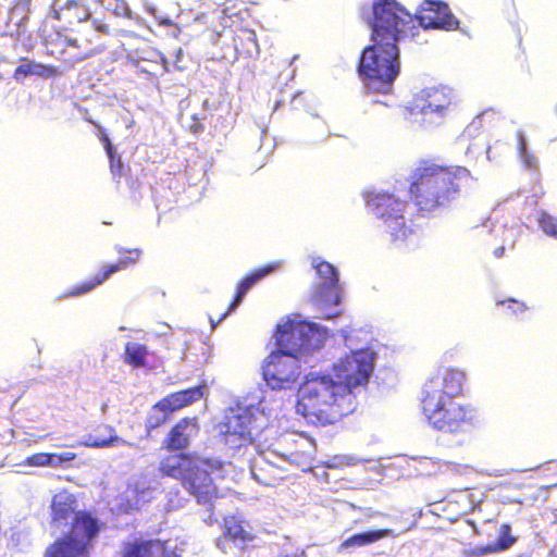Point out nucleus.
Instances as JSON below:
<instances>
[{
	"instance_id": "obj_1",
	"label": "nucleus",
	"mask_w": 557,
	"mask_h": 557,
	"mask_svg": "<svg viewBox=\"0 0 557 557\" xmlns=\"http://www.w3.org/2000/svg\"><path fill=\"white\" fill-rule=\"evenodd\" d=\"M371 45L358 62V73L366 88L387 94L400 72L399 41L413 35L416 18L395 0H377L372 4Z\"/></svg>"
},
{
	"instance_id": "obj_2",
	"label": "nucleus",
	"mask_w": 557,
	"mask_h": 557,
	"mask_svg": "<svg viewBox=\"0 0 557 557\" xmlns=\"http://www.w3.org/2000/svg\"><path fill=\"white\" fill-rule=\"evenodd\" d=\"M471 171L435 158L420 159L408 177V196L421 216L448 210L472 184Z\"/></svg>"
},
{
	"instance_id": "obj_3",
	"label": "nucleus",
	"mask_w": 557,
	"mask_h": 557,
	"mask_svg": "<svg viewBox=\"0 0 557 557\" xmlns=\"http://www.w3.org/2000/svg\"><path fill=\"white\" fill-rule=\"evenodd\" d=\"M465 380L466 374L461 370L442 367L425 381L420 407L433 429L457 433L472 424L475 411L460 400Z\"/></svg>"
},
{
	"instance_id": "obj_4",
	"label": "nucleus",
	"mask_w": 557,
	"mask_h": 557,
	"mask_svg": "<svg viewBox=\"0 0 557 557\" xmlns=\"http://www.w3.org/2000/svg\"><path fill=\"white\" fill-rule=\"evenodd\" d=\"M356 408L355 393L331 375L307 377L298 389L296 411L312 424H333Z\"/></svg>"
},
{
	"instance_id": "obj_5",
	"label": "nucleus",
	"mask_w": 557,
	"mask_h": 557,
	"mask_svg": "<svg viewBox=\"0 0 557 557\" xmlns=\"http://www.w3.org/2000/svg\"><path fill=\"white\" fill-rule=\"evenodd\" d=\"M224 462L196 454L181 453L164 457L159 465L163 476L175 479L199 504H212L220 496L214 482L222 476Z\"/></svg>"
},
{
	"instance_id": "obj_6",
	"label": "nucleus",
	"mask_w": 557,
	"mask_h": 557,
	"mask_svg": "<svg viewBox=\"0 0 557 557\" xmlns=\"http://www.w3.org/2000/svg\"><path fill=\"white\" fill-rule=\"evenodd\" d=\"M99 531V522L90 512L77 511L69 532L50 544L44 557H89L92 541Z\"/></svg>"
},
{
	"instance_id": "obj_7",
	"label": "nucleus",
	"mask_w": 557,
	"mask_h": 557,
	"mask_svg": "<svg viewBox=\"0 0 557 557\" xmlns=\"http://www.w3.org/2000/svg\"><path fill=\"white\" fill-rule=\"evenodd\" d=\"M364 201L384 223L388 225L394 224L392 232V239L394 242L404 240L411 233L404 219L406 201L387 191H367L364 194Z\"/></svg>"
},
{
	"instance_id": "obj_8",
	"label": "nucleus",
	"mask_w": 557,
	"mask_h": 557,
	"mask_svg": "<svg viewBox=\"0 0 557 557\" xmlns=\"http://www.w3.org/2000/svg\"><path fill=\"white\" fill-rule=\"evenodd\" d=\"M277 351L290 356L308 355L319 347V335L304 322L287 321L277 325L275 332Z\"/></svg>"
},
{
	"instance_id": "obj_9",
	"label": "nucleus",
	"mask_w": 557,
	"mask_h": 557,
	"mask_svg": "<svg viewBox=\"0 0 557 557\" xmlns=\"http://www.w3.org/2000/svg\"><path fill=\"white\" fill-rule=\"evenodd\" d=\"M372 370L373 358L367 350L351 351L334 363V381L354 393V388L368 383Z\"/></svg>"
},
{
	"instance_id": "obj_10",
	"label": "nucleus",
	"mask_w": 557,
	"mask_h": 557,
	"mask_svg": "<svg viewBox=\"0 0 557 557\" xmlns=\"http://www.w3.org/2000/svg\"><path fill=\"white\" fill-rule=\"evenodd\" d=\"M301 368L296 356L281 351L271 352L262 369V375L273 389L290 388L300 377Z\"/></svg>"
},
{
	"instance_id": "obj_11",
	"label": "nucleus",
	"mask_w": 557,
	"mask_h": 557,
	"mask_svg": "<svg viewBox=\"0 0 557 557\" xmlns=\"http://www.w3.org/2000/svg\"><path fill=\"white\" fill-rule=\"evenodd\" d=\"M119 252L120 257L116 262L103 265L91 278L75 284L65 290L62 297H76L94 290L97 286L104 283L112 274L135 264L143 253L138 248L123 249Z\"/></svg>"
},
{
	"instance_id": "obj_12",
	"label": "nucleus",
	"mask_w": 557,
	"mask_h": 557,
	"mask_svg": "<svg viewBox=\"0 0 557 557\" xmlns=\"http://www.w3.org/2000/svg\"><path fill=\"white\" fill-rule=\"evenodd\" d=\"M321 283L314 292V301L321 308L337 306L342 300V289L338 285V274L334 265L321 260L314 264Z\"/></svg>"
},
{
	"instance_id": "obj_13",
	"label": "nucleus",
	"mask_w": 557,
	"mask_h": 557,
	"mask_svg": "<svg viewBox=\"0 0 557 557\" xmlns=\"http://www.w3.org/2000/svg\"><path fill=\"white\" fill-rule=\"evenodd\" d=\"M199 430L197 417H184L171 426L162 441V447L168 451L181 454L189 447L191 438L199 433Z\"/></svg>"
},
{
	"instance_id": "obj_14",
	"label": "nucleus",
	"mask_w": 557,
	"mask_h": 557,
	"mask_svg": "<svg viewBox=\"0 0 557 557\" xmlns=\"http://www.w3.org/2000/svg\"><path fill=\"white\" fill-rule=\"evenodd\" d=\"M121 557H181L166 541L159 539H134L121 547Z\"/></svg>"
},
{
	"instance_id": "obj_15",
	"label": "nucleus",
	"mask_w": 557,
	"mask_h": 557,
	"mask_svg": "<svg viewBox=\"0 0 557 557\" xmlns=\"http://www.w3.org/2000/svg\"><path fill=\"white\" fill-rule=\"evenodd\" d=\"M417 20L424 29L454 30L459 26V21L443 2H429L417 15Z\"/></svg>"
},
{
	"instance_id": "obj_16",
	"label": "nucleus",
	"mask_w": 557,
	"mask_h": 557,
	"mask_svg": "<svg viewBox=\"0 0 557 557\" xmlns=\"http://www.w3.org/2000/svg\"><path fill=\"white\" fill-rule=\"evenodd\" d=\"M277 268V263H268L263 267L253 269L247 273L236 285L235 295L230 302L225 312L221 314L219 321L223 320L232 311H234L243 301L246 294L261 280L273 273Z\"/></svg>"
},
{
	"instance_id": "obj_17",
	"label": "nucleus",
	"mask_w": 557,
	"mask_h": 557,
	"mask_svg": "<svg viewBox=\"0 0 557 557\" xmlns=\"http://www.w3.org/2000/svg\"><path fill=\"white\" fill-rule=\"evenodd\" d=\"M421 98L423 100V104L421 106V112L423 114H442L453 103L451 89L444 86H435L423 89Z\"/></svg>"
},
{
	"instance_id": "obj_18",
	"label": "nucleus",
	"mask_w": 557,
	"mask_h": 557,
	"mask_svg": "<svg viewBox=\"0 0 557 557\" xmlns=\"http://www.w3.org/2000/svg\"><path fill=\"white\" fill-rule=\"evenodd\" d=\"M205 394V385H197L186 389L170 393L159 401L173 414L174 412L200 400Z\"/></svg>"
},
{
	"instance_id": "obj_19",
	"label": "nucleus",
	"mask_w": 557,
	"mask_h": 557,
	"mask_svg": "<svg viewBox=\"0 0 557 557\" xmlns=\"http://www.w3.org/2000/svg\"><path fill=\"white\" fill-rule=\"evenodd\" d=\"M223 535L227 541L239 547H246L255 539L251 530L247 529L244 522L234 516L224 519Z\"/></svg>"
},
{
	"instance_id": "obj_20",
	"label": "nucleus",
	"mask_w": 557,
	"mask_h": 557,
	"mask_svg": "<svg viewBox=\"0 0 557 557\" xmlns=\"http://www.w3.org/2000/svg\"><path fill=\"white\" fill-rule=\"evenodd\" d=\"M392 534L389 529H376L361 533L352 534L351 536L344 540L337 547L339 553L348 552L355 547H363L371 545L382 539L387 537Z\"/></svg>"
},
{
	"instance_id": "obj_21",
	"label": "nucleus",
	"mask_w": 557,
	"mask_h": 557,
	"mask_svg": "<svg viewBox=\"0 0 557 557\" xmlns=\"http://www.w3.org/2000/svg\"><path fill=\"white\" fill-rule=\"evenodd\" d=\"M75 505L76 499L72 494L62 492L54 495L51 503L52 521L65 523L70 518L75 516Z\"/></svg>"
},
{
	"instance_id": "obj_22",
	"label": "nucleus",
	"mask_w": 557,
	"mask_h": 557,
	"mask_svg": "<svg viewBox=\"0 0 557 557\" xmlns=\"http://www.w3.org/2000/svg\"><path fill=\"white\" fill-rule=\"evenodd\" d=\"M233 45L237 57L251 58L259 52L256 33L249 28L234 30Z\"/></svg>"
},
{
	"instance_id": "obj_23",
	"label": "nucleus",
	"mask_w": 557,
	"mask_h": 557,
	"mask_svg": "<svg viewBox=\"0 0 557 557\" xmlns=\"http://www.w3.org/2000/svg\"><path fill=\"white\" fill-rule=\"evenodd\" d=\"M250 419L247 416L236 414L231 417L226 422V430L224 432L226 442H234L233 437L242 441V444H249L252 442L251 430L249 428Z\"/></svg>"
},
{
	"instance_id": "obj_24",
	"label": "nucleus",
	"mask_w": 557,
	"mask_h": 557,
	"mask_svg": "<svg viewBox=\"0 0 557 557\" xmlns=\"http://www.w3.org/2000/svg\"><path fill=\"white\" fill-rule=\"evenodd\" d=\"M172 414L162 406L160 401H157L150 409L146 417L145 430L149 434L153 430L164 425L171 419Z\"/></svg>"
},
{
	"instance_id": "obj_25",
	"label": "nucleus",
	"mask_w": 557,
	"mask_h": 557,
	"mask_svg": "<svg viewBox=\"0 0 557 557\" xmlns=\"http://www.w3.org/2000/svg\"><path fill=\"white\" fill-rule=\"evenodd\" d=\"M147 356L148 348L146 345L139 343H127L125 345V362L133 368L146 366Z\"/></svg>"
},
{
	"instance_id": "obj_26",
	"label": "nucleus",
	"mask_w": 557,
	"mask_h": 557,
	"mask_svg": "<svg viewBox=\"0 0 557 557\" xmlns=\"http://www.w3.org/2000/svg\"><path fill=\"white\" fill-rule=\"evenodd\" d=\"M104 430L108 433L107 435H100L97 433L89 434L83 442V445L86 447L102 448L112 446L113 444L120 442V438L116 436L113 428L104 426Z\"/></svg>"
},
{
	"instance_id": "obj_27",
	"label": "nucleus",
	"mask_w": 557,
	"mask_h": 557,
	"mask_svg": "<svg viewBox=\"0 0 557 557\" xmlns=\"http://www.w3.org/2000/svg\"><path fill=\"white\" fill-rule=\"evenodd\" d=\"M211 24V28H208L206 32L208 33L209 39L215 44L219 38L225 33L227 26L226 23L230 20L224 13H213L210 16H207Z\"/></svg>"
},
{
	"instance_id": "obj_28",
	"label": "nucleus",
	"mask_w": 557,
	"mask_h": 557,
	"mask_svg": "<svg viewBox=\"0 0 557 557\" xmlns=\"http://www.w3.org/2000/svg\"><path fill=\"white\" fill-rule=\"evenodd\" d=\"M516 537L511 534V527L508 523H503L498 530V539L494 543H490L494 553L509 549L515 543Z\"/></svg>"
},
{
	"instance_id": "obj_29",
	"label": "nucleus",
	"mask_w": 557,
	"mask_h": 557,
	"mask_svg": "<svg viewBox=\"0 0 557 557\" xmlns=\"http://www.w3.org/2000/svg\"><path fill=\"white\" fill-rule=\"evenodd\" d=\"M24 465L29 467H47L54 466L53 453H35L26 457Z\"/></svg>"
},
{
	"instance_id": "obj_30",
	"label": "nucleus",
	"mask_w": 557,
	"mask_h": 557,
	"mask_svg": "<svg viewBox=\"0 0 557 557\" xmlns=\"http://www.w3.org/2000/svg\"><path fill=\"white\" fill-rule=\"evenodd\" d=\"M539 225L543 230V232L549 236L557 237V219L547 214L546 212H541L539 216Z\"/></svg>"
},
{
	"instance_id": "obj_31",
	"label": "nucleus",
	"mask_w": 557,
	"mask_h": 557,
	"mask_svg": "<svg viewBox=\"0 0 557 557\" xmlns=\"http://www.w3.org/2000/svg\"><path fill=\"white\" fill-rule=\"evenodd\" d=\"M61 74L59 69L57 66L50 65V64H42L37 63L34 61V71L33 75L42 77V78H49V77H57Z\"/></svg>"
},
{
	"instance_id": "obj_32",
	"label": "nucleus",
	"mask_w": 557,
	"mask_h": 557,
	"mask_svg": "<svg viewBox=\"0 0 557 557\" xmlns=\"http://www.w3.org/2000/svg\"><path fill=\"white\" fill-rule=\"evenodd\" d=\"M34 71V61H27L24 64L18 65L13 73V78L15 81H22L27 76L33 75Z\"/></svg>"
},
{
	"instance_id": "obj_33",
	"label": "nucleus",
	"mask_w": 557,
	"mask_h": 557,
	"mask_svg": "<svg viewBox=\"0 0 557 557\" xmlns=\"http://www.w3.org/2000/svg\"><path fill=\"white\" fill-rule=\"evenodd\" d=\"M492 547L490 544L483 546H476L471 548H466L462 550V557H481L484 555L493 554Z\"/></svg>"
},
{
	"instance_id": "obj_34",
	"label": "nucleus",
	"mask_w": 557,
	"mask_h": 557,
	"mask_svg": "<svg viewBox=\"0 0 557 557\" xmlns=\"http://www.w3.org/2000/svg\"><path fill=\"white\" fill-rule=\"evenodd\" d=\"M519 158L527 169L535 170L537 168V159L532 152L525 151L519 154Z\"/></svg>"
},
{
	"instance_id": "obj_35",
	"label": "nucleus",
	"mask_w": 557,
	"mask_h": 557,
	"mask_svg": "<svg viewBox=\"0 0 557 557\" xmlns=\"http://www.w3.org/2000/svg\"><path fill=\"white\" fill-rule=\"evenodd\" d=\"M75 458H76V454L71 453V451H63L60 454H54V466L64 463V462H70V461L74 460Z\"/></svg>"
},
{
	"instance_id": "obj_36",
	"label": "nucleus",
	"mask_w": 557,
	"mask_h": 557,
	"mask_svg": "<svg viewBox=\"0 0 557 557\" xmlns=\"http://www.w3.org/2000/svg\"><path fill=\"white\" fill-rule=\"evenodd\" d=\"M516 137H517L518 154H521V153H523L525 151H529L527 138H525L523 132L522 131H518L517 134H516Z\"/></svg>"
},
{
	"instance_id": "obj_37",
	"label": "nucleus",
	"mask_w": 557,
	"mask_h": 557,
	"mask_svg": "<svg viewBox=\"0 0 557 557\" xmlns=\"http://www.w3.org/2000/svg\"><path fill=\"white\" fill-rule=\"evenodd\" d=\"M106 151H107V154L109 157V160H110V168H111V171H114V160L115 158L119 156L114 149V147L112 146L111 143H108L107 147L104 148Z\"/></svg>"
},
{
	"instance_id": "obj_38",
	"label": "nucleus",
	"mask_w": 557,
	"mask_h": 557,
	"mask_svg": "<svg viewBox=\"0 0 557 557\" xmlns=\"http://www.w3.org/2000/svg\"><path fill=\"white\" fill-rule=\"evenodd\" d=\"M106 151H107V154L109 157V160H110V168H111V171H114V160L115 158L119 156L114 149V147L112 146L111 143H108L107 147L104 148Z\"/></svg>"
},
{
	"instance_id": "obj_39",
	"label": "nucleus",
	"mask_w": 557,
	"mask_h": 557,
	"mask_svg": "<svg viewBox=\"0 0 557 557\" xmlns=\"http://www.w3.org/2000/svg\"><path fill=\"white\" fill-rule=\"evenodd\" d=\"M508 307L510 309H512L513 312H517V311H524L525 310V305L523 302H519L517 300H513V299H509L508 300Z\"/></svg>"
},
{
	"instance_id": "obj_40",
	"label": "nucleus",
	"mask_w": 557,
	"mask_h": 557,
	"mask_svg": "<svg viewBox=\"0 0 557 557\" xmlns=\"http://www.w3.org/2000/svg\"><path fill=\"white\" fill-rule=\"evenodd\" d=\"M94 50H89V51H85V52H79L77 53L73 59L72 61L73 62H79V61H83L85 59H87L88 57L94 54Z\"/></svg>"
},
{
	"instance_id": "obj_41",
	"label": "nucleus",
	"mask_w": 557,
	"mask_h": 557,
	"mask_svg": "<svg viewBox=\"0 0 557 557\" xmlns=\"http://www.w3.org/2000/svg\"><path fill=\"white\" fill-rule=\"evenodd\" d=\"M158 57H159L160 64L162 66L163 72H169L170 71V65H169V61L165 58V55H163L162 53H158Z\"/></svg>"
},
{
	"instance_id": "obj_42",
	"label": "nucleus",
	"mask_w": 557,
	"mask_h": 557,
	"mask_svg": "<svg viewBox=\"0 0 557 557\" xmlns=\"http://www.w3.org/2000/svg\"><path fill=\"white\" fill-rule=\"evenodd\" d=\"M122 168H123V162L121 160V157L117 156L114 160V171H112L113 173L116 172L119 175L121 174L122 172Z\"/></svg>"
},
{
	"instance_id": "obj_43",
	"label": "nucleus",
	"mask_w": 557,
	"mask_h": 557,
	"mask_svg": "<svg viewBox=\"0 0 557 557\" xmlns=\"http://www.w3.org/2000/svg\"><path fill=\"white\" fill-rule=\"evenodd\" d=\"M158 24L161 26H176V24L169 17L158 18Z\"/></svg>"
},
{
	"instance_id": "obj_44",
	"label": "nucleus",
	"mask_w": 557,
	"mask_h": 557,
	"mask_svg": "<svg viewBox=\"0 0 557 557\" xmlns=\"http://www.w3.org/2000/svg\"><path fill=\"white\" fill-rule=\"evenodd\" d=\"M277 557H306V556H305L304 552L294 550V552L281 554Z\"/></svg>"
},
{
	"instance_id": "obj_45",
	"label": "nucleus",
	"mask_w": 557,
	"mask_h": 557,
	"mask_svg": "<svg viewBox=\"0 0 557 557\" xmlns=\"http://www.w3.org/2000/svg\"><path fill=\"white\" fill-rule=\"evenodd\" d=\"M504 252H505V247L504 246H499L497 247L494 251H493V255L496 257V258H502L504 256Z\"/></svg>"
},
{
	"instance_id": "obj_46",
	"label": "nucleus",
	"mask_w": 557,
	"mask_h": 557,
	"mask_svg": "<svg viewBox=\"0 0 557 557\" xmlns=\"http://www.w3.org/2000/svg\"><path fill=\"white\" fill-rule=\"evenodd\" d=\"M95 25H96V29L101 32V33H108L109 32V27L107 25L97 24L96 22H95Z\"/></svg>"
},
{
	"instance_id": "obj_47",
	"label": "nucleus",
	"mask_w": 557,
	"mask_h": 557,
	"mask_svg": "<svg viewBox=\"0 0 557 557\" xmlns=\"http://www.w3.org/2000/svg\"><path fill=\"white\" fill-rule=\"evenodd\" d=\"M100 140L103 143L104 148L107 147L108 143H111L107 134H102L100 136Z\"/></svg>"
},
{
	"instance_id": "obj_48",
	"label": "nucleus",
	"mask_w": 557,
	"mask_h": 557,
	"mask_svg": "<svg viewBox=\"0 0 557 557\" xmlns=\"http://www.w3.org/2000/svg\"><path fill=\"white\" fill-rule=\"evenodd\" d=\"M65 44H66L67 46H75V47H79V46L77 45L76 39H66V40H65Z\"/></svg>"
},
{
	"instance_id": "obj_49",
	"label": "nucleus",
	"mask_w": 557,
	"mask_h": 557,
	"mask_svg": "<svg viewBox=\"0 0 557 557\" xmlns=\"http://www.w3.org/2000/svg\"><path fill=\"white\" fill-rule=\"evenodd\" d=\"M53 17L57 18V20H60L61 18V14L59 11H54L53 12Z\"/></svg>"
},
{
	"instance_id": "obj_50",
	"label": "nucleus",
	"mask_w": 557,
	"mask_h": 557,
	"mask_svg": "<svg viewBox=\"0 0 557 557\" xmlns=\"http://www.w3.org/2000/svg\"><path fill=\"white\" fill-rule=\"evenodd\" d=\"M181 55H182V49H178V50H177V61H176L175 63H177V62H178V59L181 58Z\"/></svg>"
},
{
	"instance_id": "obj_51",
	"label": "nucleus",
	"mask_w": 557,
	"mask_h": 557,
	"mask_svg": "<svg viewBox=\"0 0 557 557\" xmlns=\"http://www.w3.org/2000/svg\"><path fill=\"white\" fill-rule=\"evenodd\" d=\"M46 436H38L36 441L44 440Z\"/></svg>"
},
{
	"instance_id": "obj_52",
	"label": "nucleus",
	"mask_w": 557,
	"mask_h": 557,
	"mask_svg": "<svg viewBox=\"0 0 557 557\" xmlns=\"http://www.w3.org/2000/svg\"><path fill=\"white\" fill-rule=\"evenodd\" d=\"M30 1H32V0H25V2H26L27 4H29V3H30Z\"/></svg>"
}]
</instances>
